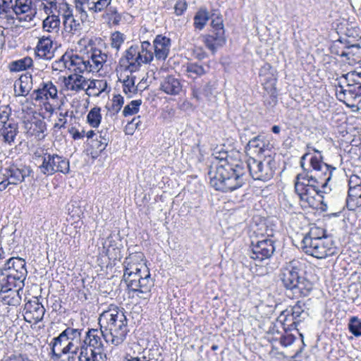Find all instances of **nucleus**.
Wrapping results in <instances>:
<instances>
[{
	"label": "nucleus",
	"mask_w": 361,
	"mask_h": 361,
	"mask_svg": "<svg viewBox=\"0 0 361 361\" xmlns=\"http://www.w3.org/2000/svg\"><path fill=\"white\" fill-rule=\"evenodd\" d=\"M338 54L341 57H345L353 63H357L361 61V47L357 44H352Z\"/></svg>",
	"instance_id": "obj_28"
},
{
	"label": "nucleus",
	"mask_w": 361,
	"mask_h": 361,
	"mask_svg": "<svg viewBox=\"0 0 361 361\" xmlns=\"http://www.w3.org/2000/svg\"><path fill=\"white\" fill-rule=\"evenodd\" d=\"M68 111L66 112H60L59 113V118L58 123L54 124L55 128H65V126L67 123L66 116H68Z\"/></svg>",
	"instance_id": "obj_61"
},
{
	"label": "nucleus",
	"mask_w": 361,
	"mask_h": 361,
	"mask_svg": "<svg viewBox=\"0 0 361 361\" xmlns=\"http://www.w3.org/2000/svg\"><path fill=\"white\" fill-rule=\"evenodd\" d=\"M203 42L206 47L214 54L217 49L222 47L226 43L225 31L221 25H219L216 31L203 37Z\"/></svg>",
	"instance_id": "obj_16"
},
{
	"label": "nucleus",
	"mask_w": 361,
	"mask_h": 361,
	"mask_svg": "<svg viewBox=\"0 0 361 361\" xmlns=\"http://www.w3.org/2000/svg\"><path fill=\"white\" fill-rule=\"evenodd\" d=\"M348 329L355 337L361 336V319L357 316H353L349 319Z\"/></svg>",
	"instance_id": "obj_38"
},
{
	"label": "nucleus",
	"mask_w": 361,
	"mask_h": 361,
	"mask_svg": "<svg viewBox=\"0 0 361 361\" xmlns=\"http://www.w3.org/2000/svg\"><path fill=\"white\" fill-rule=\"evenodd\" d=\"M124 103V99L121 94L115 95L111 101V104L109 107V110L113 112V114H116L119 112L123 104Z\"/></svg>",
	"instance_id": "obj_49"
},
{
	"label": "nucleus",
	"mask_w": 361,
	"mask_h": 361,
	"mask_svg": "<svg viewBox=\"0 0 361 361\" xmlns=\"http://www.w3.org/2000/svg\"><path fill=\"white\" fill-rule=\"evenodd\" d=\"M125 361H152V359L140 353L137 356L127 355Z\"/></svg>",
	"instance_id": "obj_62"
},
{
	"label": "nucleus",
	"mask_w": 361,
	"mask_h": 361,
	"mask_svg": "<svg viewBox=\"0 0 361 361\" xmlns=\"http://www.w3.org/2000/svg\"><path fill=\"white\" fill-rule=\"evenodd\" d=\"M75 8L80 14L81 21H85L87 19L88 15L85 11L82 2L80 1H76Z\"/></svg>",
	"instance_id": "obj_59"
},
{
	"label": "nucleus",
	"mask_w": 361,
	"mask_h": 361,
	"mask_svg": "<svg viewBox=\"0 0 361 361\" xmlns=\"http://www.w3.org/2000/svg\"><path fill=\"white\" fill-rule=\"evenodd\" d=\"M185 71L187 75L191 78H195L205 73L204 68L196 63H188L186 66Z\"/></svg>",
	"instance_id": "obj_41"
},
{
	"label": "nucleus",
	"mask_w": 361,
	"mask_h": 361,
	"mask_svg": "<svg viewBox=\"0 0 361 361\" xmlns=\"http://www.w3.org/2000/svg\"><path fill=\"white\" fill-rule=\"evenodd\" d=\"M99 324L108 335L111 344L117 346L125 341L128 332V320L118 307L104 311L99 317Z\"/></svg>",
	"instance_id": "obj_4"
},
{
	"label": "nucleus",
	"mask_w": 361,
	"mask_h": 361,
	"mask_svg": "<svg viewBox=\"0 0 361 361\" xmlns=\"http://www.w3.org/2000/svg\"><path fill=\"white\" fill-rule=\"evenodd\" d=\"M346 79L348 82L355 83L357 88L360 90L361 97V71H350L347 73Z\"/></svg>",
	"instance_id": "obj_50"
},
{
	"label": "nucleus",
	"mask_w": 361,
	"mask_h": 361,
	"mask_svg": "<svg viewBox=\"0 0 361 361\" xmlns=\"http://www.w3.org/2000/svg\"><path fill=\"white\" fill-rule=\"evenodd\" d=\"M12 0H0V15H5V18L8 20L13 19V16L9 15L11 8L13 9V6L11 5Z\"/></svg>",
	"instance_id": "obj_47"
},
{
	"label": "nucleus",
	"mask_w": 361,
	"mask_h": 361,
	"mask_svg": "<svg viewBox=\"0 0 361 361\" xmlns=\"http://www.w3.org/2000/svg\"><path fill=\"white\" fill-rule=\"evenodd\" d=\"M11 115V109L9 105L2 106L0 107V129H2V127H4V125H6L7 122L15 121L13 118H10Z\"/></svg>",
	"instance_id": "obj_43"
},
{
	"label": "nucleus",
	"mask_w": 361,
	"mask_h": 361,
	"mask_svg": "<svg viewBox=\"0 0 361 361\" xmlns=\"http://www.w3.org/2000/svg\"><path fill=\"white\" fill-rule=\"evenodd\" d=\"M153 286L154 281L147 267H144L143 274L137 281V287L133 292L136 293L137 297L147 302L151 298V290Z\"/></svg>",
	"instance_id": "obj_15"
},
{
	"label": "nucleus",
	"mask_w": 361,
	"mask_h": 361,
	"mask_svg": "<svg viewBox=\"0 0 361 361\" xmlns=\"http://www.w3.org/2000/svg\"><path fill=\"white\" fill-rule=\"evenodd\" d=\"M68 348L66 349L68 351H71V355L75 356L78 355V351L81 352L83 347L87 346L84 343V339L82 340V336L76 338L72 341H68Z\"/></svg>",
	"instance_id": "obj_40"
},
{
	"label": "nucleus",
	"mask_w": 361,
	"mask_h": 361,
	"mask_svg": "<svg viewBox=\"0 0 361 361\" xmlns=\"http://www.w3.org/2000/svg\"><path fill=\"white\" fill-rule=\"evenodd\" d=\"M32 88V76L31 74H25L19 78V90H15L16 96H27Z\"/></svg>",
	"instance_id": "obj_30"
},
{
	"label": "nucleus",
	"mask_w": 361,
	"mask_h": 361,
	"mask_svg": "<svg viewBox=\"0 0 361 361\" xmlns=\"http://www.w3.org/2000/svg\"><path fill=\"white\" fill-rule=\"evenodd\" d=\"M141 99L131 101L129 104L126 105L124 107V109L123 111V116L126 117L128 116L137 114L139 111V107L141 105Z\"/></svg>",
	"instance_id": "obj_46"
},
{
	"label": "nucleus",
	"mask_w": 361,
	"mask_h": 361,
	"mask_svg": "<svg viewBox=\"0 0 361 361\" xmlns=\"http://www.w3.org/2000/svg\"><path fill=\"white\" fill-rule=\"evenodd\" d=\"M183 85L180 80L173 75H168L163 79L160 89L167 94L177 95L182 91Z\"/></svg>",
	"instance_id": "obj_23"
},
{
	"label": "nucleus",
	"mask_w": 361,
	"mask_h": 361,
	"mask_svg": "<svg viewBox=\"0 0 361 361\" xmlns=\"http://www.w3.org/2000/svg\"><path fill=\"white\" fill-rule=\"evenodd\" d=\"M175 13L177 16H181L187 9V4L185 1H178L175 5Z\"/></svg>",
	"instance_id": "obj_64"
},
{
	"label": "nucleus",
	"mask_w": 361,
	"mask_h": 361,
	"mask_svg": "<svg viewBox=\"0 0 361 361\" xmlns=\"http://www.w3.org/2000/svg\"><path fill=\"white\" fill-rule=\"evenodd\" d=\"M112 0H95V13L104 11L110 5Z\"/></svg>",
	"instance_id": "obj_57"
},
{
	"label": "nucleus",
	"mask_w": 361,
	"mask_h": 361,
	"mask_svg": "<svg viewBox=\"0 0 361 361\" xmlns=\"http://www.w3.org/2000/svg\"><path fill=\"white\" fill-rule=\"evenodd\" d=\"M40 159L42 163L39 169L44 176H51L58 172L67 174L70 171L69 161L62 156L46 152Z\"/></svg>",
	"instance_id": "obj_7"
},
{
	"label": "nucleus",
	"mask_w": 361,
	"mask_h": 361,
	"mask_svg": "<svg viewBox=\"0 0 361 361\" xmlns=\"http://www.w3.org/2000/svg\"><path fill=\"white\" fill-rule=\"evenodd\" d=\"M244 164L254 180L268 181L274 176L275 161L270 157L262 161L250 158Z\"/></svg>",
	"instance_id": "obj_6"
},
{
	"label": "nucleus",
	"mask_w": 361,
	"mask_h": 361,
	"mask_svg": "<svg viewBox=\"0 0 361 361\" xmlns=\"http://www.w3.org/2000/svg\"><path fill=\"white\" fill-rule=\"evenodd\" d=\"M97 354L94 350L83 347L78 356V361H97Z\"/></svg>",
	"instance_id": "obj_45"
},
{
	"label": "nucleus",
	"mask_w": 361,
	"mask_h": 361,
	"mask_svg": "<svg viewBox=\"0 0 361 361\" xmlns=\"http://www.w3.org/2000/svg\"><path fill=\"white\" fill-rule=\"evenodd\" d=\"M32 0H16L15 5L13 8V11L16 15L19 16L26 13L25 17L18 18L19 21L30 22L34 18L37 11L32 8Z\"/></svg>",
	"instance_id": "obj_21"
},
{
	"label": "nucleus",
	"mask_w": 361,
	"mask_h": 361,
	"mask_svg": "<svg viewBox=\"0 0 361 361\" xmlns=\"http://www.w3.org/2000/svg\"><path fill=\"white\" fill-rule=\"evenodd\" d=\"M324 238H328L326 235V231L324 229L315 227L312 228L310 231L304 236L302 243H307V240H323Z\"/></svg>",
	"instance_id": "obj_35"
},
{
	"label": "nucleus",
	"mask_w": 361,
	"mask_h": 361,
	"mask_svg": "<svg viewBox=\"0 0 361 361\" xmlns=\"http://www.w3.org/2000/svg\"><path fill=\"white\" fill-rule=\"evenodd\" d=\"M31 125L35 126L33 128V134L36 136H39V135L43 133L46 130V123L42 120H37Z\"/></svg>",
	"instance_id": "obj_54"
},
{
	"label": "nucleus",
	"mask_w": 361,
	"mask_h": 361,
	"mask_svg": "<svg viewBox=\"0 0 361 361\" xmlns=\"http://www.w3.org/2000/svg\"><path fill=\"white\" fill-rule=\"evenodd\" d=\"M274 241L270 238H264L256 243L252 241L250 257L255 260L262 262L269 259L275 252Z\"/></svg>",
	"instance_id": "obj_12"
},
{
	"label": "nucleus",
	"mask_w": 361,
	"mask_h": 361,
	"mask_svg": "<svg viewBox=\"0 0 361 361\" xmlns=\"http://www.w3.org/2000/svg\"><path fill=\"white\" fill-rule=\"evenodd\" d=\"M33 65V60L30 56L13 61L9 63V69L11 72H19L30 68Z\"/></svg>",
	"instance_id": "obj_32"
},
{
	"label": "nucleus",
	"mask_w": 361,
	"mask_h": 361,
	"mask_svg": "<svg viewBox=\"0 0 361 361\" xmlns=\"http://www.w3.org/2000/svg\"><path fill=\"white\" fill-rule=\"evenodd\" d=\"M209 19V13L206 9H200L194 17V26L196 29L202 30Z\"/></svg>",
	"instance_id": "obj_34"
},
{
	"label": "nucleus",
	"mask_w": 361,
	"mask_h": 361,
	"mask_svg": "<svg viewBox=\"0 0 361 361\" xmlns=\"http://www.w3.org/2000/svg\"><path fill=\"white\" fill-rule=\"evenodd\" d=\"M346 206L349 210L355 211L356 209L361 207V197H347Z\"/></svg>",
	"instance_id": "obj_53"
},
{
	"label": "nucleus",
	"mask_w": 361,
	"mask_h": 361,
	"mask_svg": "<svg viewBox=\"0 0 361 361\" xmlns=\"http://www.w3.org/2000/svg\"><path fill=\"white\" fill-rule=\"evenodd\" d=\"M32 172L30 166L23 164H13L2 169L0 173V190H5L8 185H18L22 183Z\"/></svg>",
	"instance_id": "obj_8"
},
{
	"label": "nucleus",
	"mask_w": 361,
	"mask_h": 361,
	"mask_svg": "<svg viewBox=\"0 0 361 361\" xmlns=\"http://www.w3.org/2000/svg\"><path fill=\"white\" fill-rule=\"evenodd\" d=\"M24 311L25 317L28 318L30 322L34 320L36 323L41 322L45 314V308L37 298L28 301L25 305Z\"/></svg>",
	"instance_id": "obj_19"
},
{
	"label": "nucleus",
	"mask_w": 361,
	"mask_h": 361,
	"mask_svg": "<svg viewBox=\"0 0 361 361\" xmlns=\"http://www.w3.org/2000/svg\"><path fill=\"white\" fill-rule=\"evenodd\" d=\"M82 329H74L71 327H67L65 330H63L62 333V336L66 337L68 341H72L76 338L82 336Z\"/></svg>",
	"instance_id": "obj_48"
},
{
	"label": "nucleus",
	"mask_w": 361,
	"mask_h": 361,
	"mask_svg": "<svg viewBox=\"0 0 361 361\" xmlns=\"http://www.w3.org/2000/svg\"><path fill=\"white\" fill-rule=\"evenodd\" d=\"M52 40L49 37L41 38L35 49V55L39 59L50 60L53 57Z\"/></svg>",
	"instance_id": "obj_25"
},
{
	"label": "nucleus",
	"mask_w": 361,
	"mask_h": 361,
	"mask_svg": "<svg viewBox=\"0 0 361 361\" xmlns=\"http://www.w3.org/2000/svg\"><path fill=\"white\" fill-rule=\"evenodd\" d=\"M302 249L309 255L317 259H324L334 255L336 247L331 238H324L323 240H307V243H302Z\"/></svg>",
	"instance_id": "obj_9"
},
{
	"label": "nucleus",
	"mask_w": 361,
	"mask_h": 361,
	"mask_svg": "<svg viewBox=\"0 0 361 361\" xmlns=\"http://www.w3.org/2000/svg\"><path fill=\"white\" fill-rule=\"evenodd\" d=\"M151 44L148 41H144L141 43L140 47H139V52L142 57H145V56L151 55L152 61L154 59V53L151 51Z\"/></svg>",
	"instance_id": "obj_52"
},
{
	"label": "nucleus",
	"mask_w": 361,
	"mask_h": 361,
	"mask_svg": "<svg viewBox=\"0 0 361 361\" xmlns=\"http://www.w3.org/2000/svg\"><path fill=\"white\" fill-rule=\"evenodd\" d=\"M124 265V273L126 275L131 273L138 272L143 273V267H141L140 265L132 264H126L123 262Z\"/></svg>",
	"instance_id": "obj_56"
},
{
	"label": "nucleus",
	"mask_w": 361,
	"mask_h": 361,
	"mask_svg": "<svg viewBox=\"0 0 361 361\" xmlns=\"http://www.w3.org/2000/svg\"><path fill=\"white\" fill-rule=\"evenodd\" d=\"M62 333L53 338L50 345L51 346V358L54 361H75L76 357L71 355L68 348V341L66 337H62Z\"/></svg>",
	"instance_id": "obj_13"
},
{
	"label": "nucleus",
	"mask_w": 361,
	"mask_h": 361,
	"mask_svg": "<svg viewBox=\"0 0 361 361\" xmlns=\"http://www.w3.org/2000/svg\"><path fill=\"white\" fill-rule=\"evenodd\" d=\"M126 36L121 32L116 31L111 35V46L117 51H119L121 46L125 42Z\"/></svg>",
	"instance_id": "obj_44"
},
{
	"label": "nucleus",
	"mask_w": 361,
	"mask_h": 361,
	"mask_svg": "<svg viewBox=\"0 0 361 361\" xmlns=\"http://www.w3.org/2000/svg\"><path fill=\"white\" fill-rule=\"evenodd\" d=\"M214 157L208 176L210 185L223 192L234 191L245 184L246 170L243 162L235 161L227 152H219Z\"/></svg>",
	"instance_id": "obj_2"
},
{
	"label": "nucleus",
	"mask_w": 361,
	"mask_h": 361,
	"mask_svg": "<svg viewBox=\"0 0 361 361\" xmlns=\"http://www.w3.org/2000/svg\"><path fill=\"white\" fill-rule=\"evenodd\" d=\"M143 273H131L127 275L123 273V279L127 283V286L130 291L135 290L137 287V281L140 279V276H142Z\"/></svg>",
	"instance_id": "obj_39"
},
{
	"label": "nucleus",
	"mask_w": 361,
	"mask_h": 361,
	"mask_svg": "<svg viewBox=\"0 0 361 361\" xmlns=\"http://www.w3.org/2000/svg\"><path fill=\"white\" fill-rule=\"evenodd\" d=\"M0 300L5 305H17L21 300V297L19 294L21 289L13 290V285H9L5 283H0Z\"/></svg>",
	"instance_id": "obj_17"
},
{
	"label": "nucleus",
	"mask_w": 361,
	"mask_h": 361,
	"mask_svg": "<svg viewBox=\"0 0 361 361\" xmlns=\"http://www.w3.org/2000/svg\"><path fill=\"white\" fill-rule=\"evenodd\" d=\"M350 188L361 187V178L357 175H351L348 180Z\"/></svg>",
	"instance_id": "obj_63"
},
{
	"label": "nucleus",
	"mask_w": 361,
	"mask_h": 361,
	"mask_svg": "<svg viewBox=\"0 0 361 361\" xmlns=\"http://www.w3.org/2000/svg\"><path fill=\"white\" fill-rule=\"evenodd\" d=\"M63 6L65 8L63 17V25L66 32H71L72 34L79 32L81 30L80 23L74 18L72 10L67 3H65Z\"/></svg>",
	"instance_id": "obj_24"
},
{
	"label": "nucleus",
	"mask_w": 361,
	"mask_h": 361,
	"mask_svg": "<svg viewBox=\"0 0 361 361\" xmlns=\"http://www.w3.org/2000/svg\"><path fill=\"white\" fill-rule=\"evenodd\" d=\"M103 248L105 250V252L107 255H110L111 248L113 250L118 248L117 243L111 235L108 236L103 243Z\"/></svg>",
	"instance_id": "obj_51"
},
{
	"label": "nucleus",
	"mask_w": 361,
	"mask_h": 361,
	"mask_svg": "<svg viewBox=\"0 0 361 361\" xmlns=\"http://www.w3.org/2000/svg\"><path fill=\"white\" fill-rule=\"evenodd\" d=\"M154 55L157 60L164 61L169 56L171 48V39L158 35L153 42Z\"/></svg>",
	"instance_id": "obj_20"
},
{
	"label": "nucleus",
	"mask_w": 361,
	"mask_h": 361,
	"mask_svg": "<svg viewBox=\"0 0 361 361\" xmlns=\"http://www.w3.org/2000/svg\"><path fill=\"white\" fill-rule=\"evenodd\" d=\"M135 76L128 75L123 81V89L126 94L131 97L137 91V87L135 85Z\"/></svg>",
	"instance_id": "obj_36"
},
{
	"label": "nucleus",
	"mask_w": 361,
	"mask_h": 361,
	"mask_svg": "<svg viewBox=\"0 0 361 361\" xmlns=\"http://www.w3.org/2000/svg\"><path fill=\"white\" fill-rule=\"evenodd\" d=\"M295 340V338L293 335L287 334V335L282 336L280 338V343L284 347H288V346L290 345L292 343H293Z\"/></svg>",
	"instance_id": "obj_60"
},
{
	"label": "nucleus",
	"mask_w": 361,
	"mask_h": 361,
	"mask_svg": "<svg viewBox=\"0 0 361 361\" xmlns=\"http://www.w3.org/2000/svg\"><path fill=\"white\" fill-rule=\"evenodd\" d=\"M60 25V19L58 16L56 15H51L48 16L44 20H43V29L44 31L51 32L52 31H56L59 28Z\"/></svg>",
	"instance_id": "obj_33"
},
{
	"label": "nucleus",
	"mask_w": 361,
	"mask_h": 361,
	"mask_svg": "<svg viewBox=\"0 0 361 361\" xmlns=\"http://www.w3.org/2000/svg\"><path fill=\"white\" fill-rule=\"evenodd\" d=\"M100 111L99 107H94L87 114V121L92 128H97L101 123L102 115Z\"/></svg>",
	"instance_id": "obj_37"
},
{
	"label": "nucleus",
	"mask_w": 361,
	"mask_h": 361,
	"mask_svg": "<svg viewBox=\"0 0 361 361\" xmlns=\"http://www.w3.org/2000/svg\"><path fill=\"white\" fill-rule=\"evenodd\" d=\"M87 58H94L96 60L103 61V63H104L106 61L107 56L106 54L102 53L101 50L94 49L92 50L91 55L88 56Z\"/></svg>",
	"instance_id": "obj_58"
},
{
	"label": "nucleus",
	"mask_w": 361,
	"mask_h": 361,
	"mask_svg": "<svg viewBox=\"0 0 361 361\" xmlns=\"http://www.w3.org/2000/svg\"><path fill=\"white\" fill-rule=\"evenodd\" d=\"M58 90L56 87L51 82H42L38 89L32 93V98L36 101L48 100L57 98Z\"/></svg>",
	"instance_id": "obj_18"
},
{
	"label": "nucleus",
	"mask_w": 361,
	"mask_h": 361,
	"mask_svg": "<svg viewBox=\"0 0 361 361\" xmlns=\"http://www.w3.org/2000/svg\"><path fill=\"white\" fill-rule=\"evenodd\" d=\"M70 63L71 66H75V71H78L80 73L92 70L89 58L85 59L83 57L79 56L77 54L72 55L70 57Z\"/></svg>",
	"instance_id": "obj_31"
},
{
	"label": "nucleus",
	"mask_w": 361,
	"mask_h": 361,
	"mask_svg": "<svg viewBox=\"0 0 361 361\" xmlns=\"http://www.w3.org/2000/svg\"><path fill=\"white\" fill-rule=\"evenodd\" d=\"M0 133L5 143L11 146L15 143L16 137L18 133V124L16 121L7 122L6 125L0 129Z\"/></svg>",
	"instance_id": "obj_26"
},
{
	"label": "nucleus",
	"mask_w": 361,
	"mask_h": 361,
	"mask_svg": "<svg viewBox=\"0 0 361 361\" xmlns=\"http://www.w3.org/2000/svg\"><path fill=\"white\" fill-rule=\"evenodd\" d=\"M106 82H104L102 80H90V82L88 81L87 88H86V94L88 95H90V94L87 92V91L89 90L95 89V88L99 90V88L102 87V85H106ZM102 90H103V89H102L101 90H99L98 93H94V94H98Z\"/></svg>",
	"instance_id": "obj_55"
},
{
	"label": "nucleus",
	"mask_w": 361,
	"mask_h": 361,
	"mask_svg": "<svg viewBox=\"0 0 361 361\" xmlns=\"http://www.w3.org/2000/svg\"><path fill=\"white\" fill-rule=\"evenodd\" d=\"M346 76L347 73L342 75V78L345 80L346 87L343 85L339 87V90L336 89V97L340 101H344L348 97L350 99L356 100L360 97V90L357 88L355 83L348 82Z\"/></svg>",
	"instance_id": "obj_22"
},
{
	"label": "nucleus",
	"mask_w": 361,
	"mask_h": 361,
	"mask_svg": "<svg viewBox=\"0 0 361 361\" xmlns=\"http://www.w3.org/2000/svg\"><path fill=\"white\" fill-rule=\"evenodd\" d=\"M151 61V55L142 58L139 52V46L131 45L120 59L119 64L123 69L132 73L139 71L142 63H149Z\"/></svg>",
	"instance_id": "obj_10"
},
{
	"label": "nucleus",
	"mask_w": 361,
	"mask_h": 361,
	"mask_svg": "<svg viewBox=\"0 0 361 361\" xmlns=\"http://www.w3.org/2000/svg\"><path fill=\"white\" fill-rule=\"evenodd\" d=\"M145 256L142 252H135L130 253L124 260V263L126 264H132L140 265L141 267H147L144 263H142L144 260Z\"/></svg>",
	"instance_id": "obj_42"
},
{
	"label": "nucleus",
	"mask_w": 361,
	"mask_h": 361,
	"mask_svg": "<svg viewBox=\"0 0 361 361\" xmlns=\"http://www.w3.org/2000/svg\"><path fill=\"white\" fill-rule=\"evenodd\" d=\"M307 314L305 312V302L299 300L290 309L284 310L279 318L284 317L283 323L284 329L291 330L295 329L297 324L302 322Z\"/></svg>",
	"instance_id": "obj_11"
},
{
	"label": "nucleus",
	"mask_w": 361,
	"mask_h": 361,
	"mask_svg": "<svg viewBox=\"0 0 361 361\" xmlns=\"http://www.w3.org/2000/svg\"><path fill=\"white\" fill-rule=\"evenodd\" d=\"M307 148L313 150L317 155L306 152L301 157L300 166L304 173L296 176L295 190L301 200L308 202L309 197L314 198L315 195L327 193L331 190L328 184L336 168L324 163L321 152L310 144L307 145Z\"/></svg>",
	"instance_id": "obj_1"
},
{
	"label": "nucleus",
	"mask_w": 361,
	"mask_h": 361,
	"mask_svg": "<svg viewBox=\"0 0 361 361\" xmlns=\"http://www.w3.org/2000/svg\"><path fill=\"white\" fill-rule=\"evenodd\" d=\"M64 82L68 90L79 92L83 90H86L88 80L81 75L72 74L65 78Z\"/></svg>",
	"instance_id": "obj_27"
},
{
	"label": "nucleus",
	"mask_w": 361,
	"mask_h": 361,
	"mask_svg": "<svg viewBox=\"0 0 361 361\" xmlns=\"http://www.w3.org/2000/svg\"><path fill=\"white\" fill-rule=\"evenodd\" d=\"M267 147H269V143L266 142L264 137L261 135H257L249 140L245 149L247 151L253 149L255 153L262 154L266 151Z\"/></svg>",
	"instance_id": "obj_29"
},
{
	"label": "nucleus",
	"mask_w": 361,
	"mask_h": 361,
	"mask_svg": "<svg viewBox=\"0 0 361 361\" xmlns=\"http://www.w3.org/2000/svg\"><path fill=\"white\" fill-rule=\"evenodd\" d=\"M279 277L286 295L290 298L307 297L313 289L312 283L305 276L304 264L298 260H292L283 265Z\"/></svg>",
	"instance_id": "obj_3"
},
{
	"label": "nucleus",
	"mask_w": 361,
	"mask_h": 361,
	"mask_svg": "<svg viewBox=\"0 0 361 361\" xmlns=\"http://www.w3.org/2000/svg\"><path fill=\"white\" fill-rule=\"evenodd\" d=\"M108 335L104 332V329L100 327L98 329H90L85 333L84 343L87 345V348L91 347L95 350H98L97 353L100 354L104 347V341L110 343V341L107 338Z\"/></svg>",
	"instance_id": "obj_14"
},
{
	"label": "nucleus",
	"mask_w": 361,
	"mask_h": 361,
	"mask_svg": "<svg viewBox=\"0 0 361 361\" xmlns=\"http://www.w3.org/2000/svg\"><path fill=\"white\" fill-rule=\"evenodd\" d=\"M27 274L25 260L19 257H12L0 268V283L13 285V287L21 289Z\"/></svg>",
	"instance_id": "obj_5"
}]
</instances>
